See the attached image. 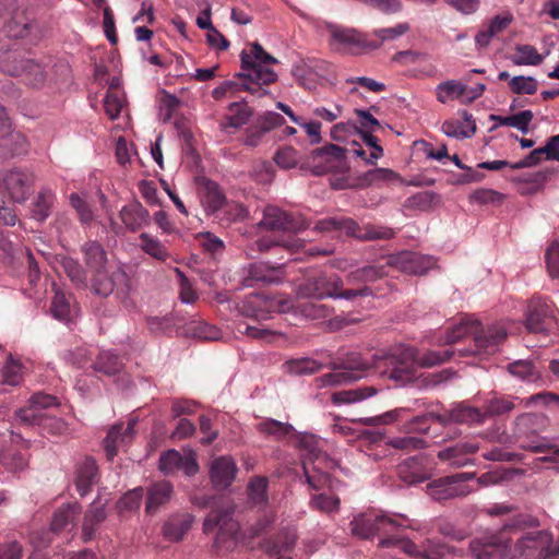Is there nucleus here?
<instances>
[{
  "mask_svg": "<svg viewBox=\"0 0 559 559\" xmlns=\"http://www.w3.org/2000/svg\"><path fill=\"white\" fill-rule=\"evenodd\" d=\"M399 179V175L389 168H374L366 171L359 177V185L362 187L381 185Z\"/></svg>",
  "mask_w": 559,
  "mask_h": 559,
  "instance_id": "nucleus-50",
  "label": "nucleus"
},
{
  "mask_svg": "<svg viewBox=\"0 0 559 559\" xmlns=\"http://www.w3.org/2000/svg\"><path fill=\"white\" fill-rule=\"evenodd\" d=\"M270 230L298 231L310 227L309 223L277 206H267L260 223Z\"/></svg>",
  "mask_w": 559,
  "mask_h": 559,
  "instance_id": "nucleus-12",
  "label": "nucleus"
},
{
  "mask_svg": "<svg viewBox=\"0 0 559 559\" xmlns=\"http://www.w3.org/2000/svg\"><path fill=\"white\" fill-rule=\"evenodd\" d=\"M331 45H337V49H343L349 53H360L367 49H377L380 44H371L365 34L354 28H346L337 25H330Z\"/></svg>",
  "mask_w": 559,
  "mask_h": 559,
  "instance_id": "nucleus-8",
  "label": "nucleus"
},
{
  "mask_svg": "<svg viewBox=\"0 0 559 559\" xmlns=\"http://www.w3.org/2000/svg\"><path fill=\"white\" fill-rule=\"evenodd\" d=\"M345 158V150L335 145L329 144L321 148L313 151L312 159L316 167V174H323L337 167Z\"/></svg>",
  "mask_w": 559,
  "mask_h": 559,
  "instance_id": "nucleus-22",
  "label": "nucleus"
},
{
  "mask_svg": "<svg viewBox=\"0 0 559 559\" xmlns=\"http://www.w3.org/2000/svg\"><path fill=\"white\" fill-rule=\"evenodd\" d=\"M436 421L443 426L450 423L479 425L484 424V414L480 408L460 403L452 409L436 415Z\"/></svg>",
  "mask_w": 559,
  "mask_h": 559,
  "instance_id": "nucleus-17",
  "label": "nucleus"
},
{
  "mask_svg": "<svg viewBox=\"0 0 559 559\" xmlns=\"http://www.w3.org/2000/svg\"><path fill=\"white\" fill-rule=\"evenodd\" d=\"M253 116V109L247 102H234L228 105L227 112L219 123L222 131L240 129L246 126Z\"/></svg>",
  "mask_w": 559,
  "mask_h": 559,
  "instance_id": "nucleus-21",
  "label": "nucleus"
},
{
  "mask_svg": "<svg viewBox=\"0 0 559 559\" xmlns=\"http://www.w3.org/2000/svg\"><path fill=\"white\" fill-rule=\"evenodd\" d=\"M374 386H361L350 390H343L332 394L331 400L334 404H349L364 401L377 394Z\"/></svg>",
  "mask_w": 559,
  "mask_h": 559,
  "instance_id": "nucleus-39",
  "label": "nucleus"
},
{
  "mask_svg": "<svg viewBox=\"0 0 559 559\" xmlns=\"http://www.w3.org/2000/svg\"><path fill=\"white\" fill-rule=\"evenodd\" d=\"M509 88L518 95H534L538 90V82L533 76L516 75L509 80Z\"/></svg>",
  "mask_w": 559,
  "mask_h": 559,
  "instance_id": "nucleus-53",
  "label": "nucleus"
},
{
  "mask_svg": "<svg viewBox=\"0 0 559 559\" xmlns=\"http://www.w3.org/2000/svg\"><path fill=\"white\" fill-rule=\"evenodd\" d=\"M98 480V469L93 459L86 457L84 463L79 467L76 476V489L83 497L85 496L93 484Z\"/></svg>",
  "mask_w": 559,
  "mask_h": 559,
  "instance_id": "nucleus-36",
  "label": "nucleus"
},
{
  "mask_svg": "<svg viewBox=\"0 0 559 559\" xmlns=\"http://www.w3.org/2000/svg\"><path fill=\"white\" fill-rule=\"evenodd\" d=\"M556 325L554 309L543 298H532L525 313V326L532 333H545Z\"/></svg>",
  "mask_w": 559,
  "mask_h": 559,
  "instance_id": "nucleus-9",
  "label": "nucleus"
},
{
  "mask_svg": "<svg viewBox=\"0 0 559 559\" xmlns=\"http://www.w3.org/2000/svg\"><path fill=\"white\" fill-rule=\"evenodd\" d=\"M506 337L507 330L503 325L493 324L485 329L478 321L468 319L448 331L445 343L455 345L453 349L419 353L414 347L397 345L385 353L374 354L371 361L359 355H352L318 381L322 386L345 384L361 379L368 369L373 368L381 376L405 384L415 378L418 367H435L448 361L455 353L460 356L491 355Z\"/></svg>",
  "mask_w": 559,
  "mask_h": 559,
  "instance_id": "nucleus-1",
  "label": "nucleus"
},
{
  "mask_svg": "<svg viewBox=\"0 0 559 559\" xmlns=\"http://www.w3.org/2000/svg\"><path fill=\"white\" fill-rule=\"evenodd\" d=\"M467 91V85L461 83L460 81L449 80L437 85L436 96L440 103L445 104L449 100L463 97L466 99Z\"/></svg>",
  "mask_w": 559,
  "mask_h": 559,
  "instance_id": "nucleus-37",
  "label": "nucleus"
},
{
  "mask_svg": "<svg viewBox=\"0 0 559 559\" xmlns=\"http://www.w3.org/2000/svg\"><path fill=\"white\" fill-rule=\"evenodd\" d=\"M195 240L203 251L212 257L222 255L225 250L224 241L213 233H198L195 235Z\"/></svg>",
  "mask_w": 559,
  "mask_h": 559,
  "instance_id": "nucleus-51",
  "label": "nucleus"
},
{
  "mask_svg": "<svg viewBox=\"0 0 559 559\" xmlns=\"http://www.w3.org/2000/svg\"><path fill=\"white\" fill-rule=\"evenodd\" d=\"M1 381L9 385H19L22 381V366L10 355L1 370Z\"/></svg>",
  "mask_w": 559,
  "mask_h": 559,
  "instance_id": "nucleus-59",
  "label": "nucleus"
},
{
  "mask_svg": "<svg viewBox=\"0 0 559 559\" xmlns=\"http://www.w3.org/2000/svg\"><path fill=\"white\" fill-rule=\"evenodd\" d=\"M384 443L399 451H414L426 447L425 439L413 436L390 438Z\"/></svg>",
  "mask_w": 559,
  "mask_h": 559,
  "instance_id": "nucleus-57",
  "label": "nucleus"
},
{
  "mask_svg": "<svg viewBox=\"0 0 559 559\" xmlns=\"http://www.w3.org/2000/svg\"><path fill=\"white\" fill-rule=\"evenodd\" d=\"M283 278L281 266H269L264 263L251 264L248 270V276L245 277L246 286H253L255 283L274 284L280 283Z\"/></svg>",
  "mask_w": 559,
  "mask_h": 559,
  "instance_id": "nucleus-24",
  "label": "nucleus"
},
{
  "mask_svg": "<svg viewBox=\"0 0 559 559\" xmlns=\"http://www.w3.org/2000/svg\"><path fill=\"white\" fill-rule=\"evenodd\" d=\"M127 275L121 269L109 271L107 266L91 272V289L102 297L109 296L119 282L126 280Z\"/></svg>",
  "mask_w": 559,
  "mask_h": 559,
  "instance_id": "nucleus-15",
  "label": "nucleus"
},
{
  "mask_svg": "<svg viewBox=\"0 0 559 559\" xmlns=\"http://www.w3.org/2000/svg\"><path fill=\"white\" fill-rule=\"evenodd\" d=\"M50 311L59 320H70L72 311V295L60 289H55Z\"/></svg>",
  "mask_w": 559,
  "mask_h": 559,
  "instance_id": "nucleus-46",
  "label": "nucleus"
},
{
  "mask_svg": "<svg viewBox=\"0 0 559 559\" xmlns=\"http://www.w3.org/2000/svg\"><path fill=\"white\" fill-rule=\"evenodd\" d=\"M432 257L424 255L418 252L403 251L397 254L389 255L385 259V270L394 267L403 273L421 275L435 265Z\"/></svg>",
  "mask_w": 559,
  "mask_h": 559,
  "instance_id": "nucleus-11",
  "label": "nucleus"
},
{
  "mask_svg": "<svg viewBox=\"0 0 559 559\" xmlns=\"http://www.w3.org/2000/svg\"><path fill=\"white\" fill-rule=\"evenodd\" d=\"M12 234L8 230L0 229V261L11 264L17 251V243L11 239Z\"/></svg>",
  "mask_w": 559,
  "mask_h": 559,
  "instance_id": "nucleus-58",
  "label": "nucleus"
},
{
  "mask_svg": "<svg viewBox=\"0 0 559 559\" xmlns=\"http://www.w3.org/2000/svg\"><path fill=\"white\" fill-rule=\"evenodd\" d=\"M324 70V61L308 60L301 64L295 66L293 69V74L302 86L311 88L312 83L314 82L312 75L322 76V72Z\"/></svg>",
  "mask_w": 559,
  "mask_h": 559,
  "instance_id": "nucleus-35",
  "label": "nucleus"
},
{
  "mask_svg": "<svg viewBox=\"0 0 559 559\" xmlns=\"http://www.w3.org/2000/svg\"><path fill=\"white\" fill-rule=\"evenodd\" d=\"M294 308L298 313L311 320L326 319L333 313V308L313 300L299 301L297 305H294L292 309Z\"/></svg>",
  "mask_w": 559,
  "mask_h": 559,
  "instance_id": "nucleus-38",
  "label": "nucleus"
},
{
  "mask_svg": "<svg viewBox=\"0 0 559 559\" xmlns=\"http://www.w3.org/2000/svg\"><path fill=\"white\" fill-rule=\"evenodd\" d=\"M284 123L285 119L282 115L275 111H266L259 116L253 124L247 128L243 143L247 146L255 147L260 144L265 133Z\"/></svg>",
  "mask_w": 559,
  "mask_h": 559,
  "instance_id": "nucleus-13",
  "label": "nucleus"
},
{
  "mask_svg": "<svg viewBox=\"0 0 559 559\" xmlns=\"http://www.w3.org/2000/svg\"><path fill=\"white\" fill-rule=\"evenodd\" d=\"M269 479L265 476H253L247 486L249 500L254 506H265L267 496Z\"/></svg>",
  "mask_w": 559,
  "mask_h": 559,
  "instance_id": "nucleus-45",
  "label": "nucleus"
},
{
  "mask_svg": "<svg viewBox=\"0 0 559 559\" xmlns=\"http://www.w3.org/2000/svg\"><path fill=\"white\" fill-rule=\"evenodd\" d=\"M187 333L204 341H216L221 336L219 330L203 320H192L187 324Z\"/></svg>",
  "mask_w": 559,
  "mask_h": 559,
  "instance_id": "nucleus-49",
  "label": "nucleus"
},
{
  "mask_svg": "<svg viewBox=\"0 0 559 559\" xmlns=\"http://www.w3.org/2000/svg\"><path fill=\"white\" fill-rule=\"evenodd\" d=\"M287 371L292 374H312L318 372L322 365L311 358L290 359L285 364Z\"/></svg>",
  "mask_w": 559,
  "mask_h": 559,
  "instance_id": "nucleus-54",
  "label": "nucleus"
},
{
  "mask_svg": "<svg viewBox=\"0 0 559 559\" xmlns=\"http://www.w3.org/2000/svg\"><path fill=\"white\" fill-rule=\"evenodd\" d=\"M81 252L88 272L107 266V252L99 242L95 240L85 242Z\"/></svg>",
  "mask_w": 559,
  "mask_h": 559,
  "instance_id": "nucleus-34",
  "label": "nucleus"
},
{
  "mask_svg": "<svg viewBox=\"0 0 559 559\" xmlns=\"http://www.w3.org/2000/svg\"><path fill=\"white\" fill-rule=\"evenodd\" d=\"M511 60L515 66H537L542 63L543 57L534 46L518 45Z\"/></svg>",
  "mask_w": 559,
  "mask_h": 559,
  "instance_id": "nucleus-52",
  "label": "nucleus"
},
{
  "mask_svg": "<svg viewBox=\"0 0 559 559\" xmlns=\"http://www.w3.org/2000/svg\"><path fill=\"white\" fill-rule=\"evenodd\" d=\"M93 368L97 372L107 376H114L120 372L123 368L122 359L110 350H103L98 354Z\"/></svg>",
  "mask_w": 559,
  "mask_h": 559,
  "instance_id": "nucleus-40",
  "label": "nucleus"
},
{
  "mask_svg": "<svg viewBox=\"0 0 559 559\" xmlns=\"http://www.w3.org/2000/svg\"><path fill=\"white\" fill-rule=\"evenodd\" d=\"M238 468L230 456H217L211 464L210 478L214 488H228L235 480Z\"/></svg>",
  "mask_w": 559,
  "mask_h": 559,
  "instance_id": "nucleus-18",
  "label": "nucleus"
},
{
  "mask_svg": "<svg viewBox=\"0 0 559 559\" xmlns=\"http://www.w3.org/2000/svg\"><path fill=\"white\" fill-rule=\"evenodd\" d=\"M143 498V489L141 487L129 490L117 502L116 508L119 513L133 511L140 508Z\"/></svg>",
  "mask_w": 559,
  "mask_h": 559,
  "instance_id": "nucleus-60",
  "label": "nucleus"
},
{
  "mask_svg": "<svg viewBox=\"0 0 559 559\" xmlns=\"http://www.w3.org/2000/svg\"><path fill=\"white\" fill-rule=\"evenodd\" d=\"M255 245L260 252L269 251L272 248L280 247V246L288 249L292 252H297L305 246L304 241H301L300 239H297L295 237H289L287 240H285V241L283 240L282 242L276 241L272 238L263 237V238L258 239L255 241Z\"/></svg>",
  "mask_w": 559,
  "mask_h": 559,
  "instance_id": "nucleus-56",
  "label": "nucleus"
},
{
  "mask_svg": "<svg viewBox=\"0 0 559 559\" xmlns=\"http://www.w3.org/2000/svg\"><path fill=\"white\" fill-rule=\"evenodd\" d=\"M28 151V141L24 133L17 130H8L0 135V153L4 157L25 154Z\"/></svg>",
  "mask_w": 559,
  "mask_h": 559,
  "instance_id": "nucleus-28",
  "label": "nucleus"
},
{
  "mask_svg": "<svg viewBox=\"0 0 559 559\" xmlns=\"http://www.w3.org/2000/svg\"><path fill=\"white\" fill-rule=\"evenodd\" d=\"M515 400L516 399L512 396L498 394H493L491 397H488L481 408V414H484V423L487 418L504 416L512 412L515 408Z\"/></svg>",
  "mask_w": 559,
  "mask_h": 559,
  "instance_id": "nucleus-32",
  "label": "nucleus"
},
{
  "mask_svg": "<svg viewBox=\"0 0 559 559\" xmlns=\"http://www.w3.org/2000/svg\"><path fill=\"white\" fill-rule=\"evenodd\" d=\"M123 106L122 97L117 91H108L104 99V109L109 119L115 120L119 117Z\"/></svg>",
  "mask_w": 559,
  "mask_h": 559,
  "instance_id": "nucleus-63",
  "label": "nucleus"
},
{
  "mask_svg": "<svg viewBox=\"0 0 559 559\" xmlns=\"http://www.w3.org/2000/svg\"><path fill=\"white\" fill-rule=\"evenodd\" d=\"M205 195L204 200L206 205L213 211L216 212L221 210L225 204V197L219 190L218 186L214 182H209L205 187Z\"/></svg>",
  "mask_w": 559,
  "mask_h": 559,
  "instance_id": "nucleus-64",
  "label": "nucleus"
},
{
  "mask_svg": "<svg viewBox=\"0 0 559 559\" xmlns=\"http://www.w3.org/2000/svg\"><path fill=\"white\" fill-rule=\"evenodd\" d=\"M173 495V485L169 481L162 480L153 484L147 489L146 512L155 513L157 510L169 502Z\"/></svg>",
  "mask_w": 559,
  "mask_h": 559,
  "instance_id": "nucleus-30",
  "label": "nucleus"
},
{
  "mask_svg": "<svg viewBox=\"0 0 559 559\" xmlns=\"http://www.w3.org/2000/svg\"><path fill=\"white\" fill-rule=\"evenodd\" d=\"M12 75L22 78L26 84L34 87L40 86L46 80L44 67L31 59L21 60Z\"/></svg>",
  "mask_w": 559,
  "mask_h": 559,
  "instance_id": "nucleus-31",
  "label": "nucleus"
},
{
  "mask_svg": "<svg viewBox=\"0 0 559 559\" xmlns=\"http://www.w3.org/2000/svg\"><path fill=\"white\" fill-rule=\"evenodd\" d=\"M57 405L56 396L39 392L33 394L28 404L16 411L15 415L22 425L39 427L47 415L46 409Z\"/></svg>",
  "mask_w": 559,
  "mask_h": 559,
  "instance_id": "nucleus-10",
  "label": "nucleus"
},
{
  "mask_svg": "<svg viewBox=\"0 0 559 559\" xmlns=\"http://www.w3.org/2000/svg\"><path fill=\"white\" fill-rule=\"evenodd\" d=\"M534 115L531 110H523L511 116L490 115V120L496 121V127L508 126L519 129L522 133H527L528 124Z\"/></svg>",
  "mask_w": 559,
  "mask_h": 559,
  "instance_id": "nucleus-41",
  "label": "nucleus"
},
{
  "mask_svg": "<svg viewBox=\"0 0 559 559\" xmlns=\"http://www.w3.org/2000/svg\"><path fill=\"white\" fill-rule=\"evenodd\" d=\"M139 238L141 240V250L153 259L165 262L170 258V253L159 239L147 233H142Z\"/></svg>",
  "mask_w": 559,
  "mask_h": 559,
  "instance_id": "nucleus-42",
  "label": "nucleus"
},
{
  "mask_svg": "<svg viewBox=\"0 0 559 559\" xmlns=\"http://www.w3.org/2000/svg\"><path fill=\"white\" fill-rule=\"evenodd\" d=\"M233 513L231 506H219L212 509L203 522L205 533L218 530L214 547L221 554L229 552L237 546L239 524L233 519Z\"/></svg>",
  "mask_w": 559,
  "mask_h": 559,
  "instance_id": "nucleus-3",
  "label": "nucleus"
},
{
  "mask_svg": "<svg viewBox=\"0 0 559 559\" xmlns=\"http://www.w3.org/2000/svg\"><path fill=\"white\" fill-rule=\"evenodd\" d=\"M313 229L318 233H335L338 236L344 234L360 240L391 239L395 234L392 228L385 226L368 224L360 227L353 218L343 216L320 219Z\"/></svg>",
  "mask_w": 559,
  "mask_h": 559,
  "instance_id": "nucleus-4",
  "label": "nucleus"
},
{
  "mask_svg": "<svg viewBox=\"0 0 559 559\" xmlns=\"http://www.w3.org/2000/svg\"><path fill=\"white\" fill-rule=\"evenodd\" d=\"M476 477V472H462L453 475L445 476L440 479V483L445 484L448 487L435 493L436 499H450L454 497H464L472 490L467 487H454L452 485L461 481H467Z\"/></svg>",
  "mask_w": 559,
  "mask_h": 559,
  "instance_id": "nucleus-26",
  "label": "nucleus"
},
{
  "mask_svg": "<svg viewBox=\"0 0 559 559\" xmlns=\"http://www.w3.org/2000/svg\"><path fill=\"white\" fill-rule=\"evenodd\" d=\"M61 267L75 286L87 287L86 271L76 260L64 257L61 260Z\"/></svg>",
  "mask_w": 559,
  "mask_h": 559,
  "instance_id": "nucleus-48",
  "label": "nucleus"
},
{
  "mask_svg": "<svg viewBox=\"0 0 559 559\" xmlns=\"http://www.w3.org/2000/svg\"><path fill=\"white\" fill-rule=\"evenodd\" d=\"M193 516L189 513L171 515L163 526V534L170 542H179L191 528Z\"/></svg>",
  "mask_w": 559,
  "mask_h": 559,
  "instance_id": "nucleus-29",
  "label": "nucleus"
},
{
  "mask_svg": "<svg viewBox=\"0 0 559 559\" xmlns=\"http://www.w3.org/2000/svg\"><path fill=\"white\" fill-rule=\"evenodd\" d=\"M522 473L523 471L519 468H503L499 471L485 473L477 478V481L481 486H487L489 484H496L502 480L512 479L514 475H519Z\"/></svg>",
  "mask_w": 559,
  "mask_h": 559,
  "instance_id": "nucleus-61",
  "label": "nucleus"
},
{
  "mask_svg": "<svg viewBox=\"0 0 559 559\" xmlns=\"http://www.w3.org/2000/svg\"><path fill=\"white\" fill-rule=\"evenodd\" d=\"M119 217L127 231L136 233L151 225L150 212L139 202L133 201L122 206Z\"/></svg>",
  "mask_w": 559,
  "mask_h": 559,
  "instance_id": "nucleus-19",
  "label": "nucleus"
},
{
  "mask_svg": "<svg viewBox=\"0 0 559 559\" xmlns=\"http://www.w3.org/2000/svg\"><path fill=\"white\" fill-rule=\"evenodd\" d=\"M138 423L139 417L130 415L126 420H119L111 425L103 440L106 454L128 452L136 438Z\"/></svg>",
  "mask_w": 559,
  "mask_h": 559,
  "instance_id": "nucleus-7",
  "label": "nucleus"
},
{
  "mask_svg": "<svg viewBox=\"0 0 559 559\" xmlns=\"http://www.w3.org/2000/svg\"><path fill=\"white\" fill-rule=\"evenodd\" d=\"M159 469L165 475L181 469L187 476H193L199 472V464L194 456H159Z\"/></svg>",
  "mask_w": 559,
  "mask_h": 559,
  "instance_id": "nucleus-27",
  "label": "nucleus"
},
{
  "mask_svg": "<svg viewBox=\"0 0 559 559\" xmlns=\"http://www.w3.org/2000/svg\"><path fill=\"white\" fill-rule=\"evenodd\" d=\"M81 512L79 503H68L59 507L51 519L50 531L59 534L73 526L75 516Z\"/></svg>",
  "mask_w": 559,
  "mask_h": 559,
  "instance_id": "nucleus-33",
  "label": "nucleus"
},
{
  "mask_svg": "<svg viewBox=\"0 0 559 559\" xmlns=\"http://www.w3.org/2000/svg\"><path fill=\"white\" fill-rule=\"evenodd\" d=\"M255 430L266 439L289 445L296 429L289 423L266 417L255 425Z\"/></svg>",
  "mask_w": 559,
  "mask_h": 559,
  "instance_id": "nucleus-20",
  "label": "nucleus"
},
{
  "mask_svg": "<svg viewBox=\"0 0 559 559\" xmlns=\"http://www.w3.org/2000/svg\"><path fill=\"white\" fill-rule=\"evenodd\" d=\"M33 185V176L29 173L12 169L5 173L3 186L14 202H23L29 194Z\"/></svg>",
  "mask_w": 559,
  "mask_h": 559,
  "instance_id": "nucleus-16",
  "label": "nucleus"
},
{
  "mask_svg": "<svg viewBox=\"0 0 559 559\" xmlns=\"http://www.w3.org/2000/svg\"><path fill=\"white\" fill-rule=\"evenodd\" d=\"M56 197L50 190H43L33 202L32 216L38 222L46 221L51 214Z\"/></svg>",
  "mask_w": 559,
  "mask_h": 559,
  "instance_id": "nucleus-44",
  "label": "nucleus"
},
{
  "mask_svg": "<svg viewBox=\"0 0 559 559\" xmlns=\"http://www.w3.org/2000/svg\"><path fill=\"white\" fill-rule=\"evenodd\" d=\"M289 447L305 454H326V440L312 432L295 430Z\"/></svg>",
  "mask_w": 559,
  "mask_h": 559,
  "instance_id": "nucleus-25",
  "label": "nucleus"
},
{
  "mask_svg": "<svg viewBox=\"0 0 559 559\" xmlns=\"http://www.w3.org/2000/svg\"><path fill=\"white\" fill-rule=\"evenodd\" d=\"M400 477L408 483H423L429 478V474L421 469L417 462V456H409L399 466Z\"/></svg>",
  "mask_w": 559,
  "mask_h": 559,
  "instance_id": "nucleus-43",
  "label": "nucleus"
},
{
  "mask_svg": "<svg viewBox=\"0 0 559 559\" xmlns=\"http://www.w3.org/2000/svg\"><path fill=\"white\" fill-rule=\"evenodd\" d=\"M242 72L235 75L237 80H243V88L259 97L266 94L263 85H269L276 81V73L269 68L277 60L269 55L259 43L251 45L250 51L242 50L240 55Z\"/></svg>",
  "mask_w": 559,
  "mask_h": 559,
  "instance_id": "nucleus-2",
  "label": "nucleus"
},
{
  "mask_svg": "<svg viewBox=\"0 0 559 559\" xmlns=\"http://www.w3.org/2000/svg\"><path fill=\"white\" fill-rule=\"evenodd\" d=\"M510 373L525 381H536L539 379V372L535 365L528 360H518L509 365Z\"/></svg>",
  "mask_w": 559,
  "mask_h": 559,
  "instance_id": "nucleus-55",
  "label": "nucleus"
},
{
  "mask_svg": "<svg viewBox=\"0 0 559 559\" xmlns=\"http://www.w3.org/2000/svg\"><path fill=\"white\" fill-rule=\"evenodd\" d=\"M407 412V408L400 407L385 412L384 414L379 416L361 418L359 419V421L367 426L389 425L401 419L403 415Z\"/></svg>",
  "mask_w": 559,
  "mask_h": 559,
  "instance_id": "nucleus-62",
  "label": "nucleus"
},
{
  "mask_svg": "<svg viewBox=\"0 0 559 559\" xmlns=\"http://www.w3.org/2000/svg\"><path fill=\"white\" fill-rule=\"evenodd\" d=\"M107 513L105 503L99 499L93 501L86 510L82 523V538L84 542H90L95 538L100 524L106 520Z\"/></svg>",
  "mask_w": 559,
  "mask_h": 559,
  "instance_id": "nucleus-23",
  "label": "nucleus"
},
{
  "mask_svg": "<svg viewBox=\"0 0 559 559\" xmlns=\"http://www.w3.org/2000/svg\"><path fill=\"white\" fill-rule=\"evenodd\" d=\"M389 526L394 528L399 525L393 519L385 515H378L374 519L359 515L350 522L352 534L362 539L371 538L381 532L386 533L390 531L386 528Z\"/></svg>",
  "mask_w": 559,
  "mask_h": 559,
  "instance_id": "nucleus-14",
  "label": "nucleus"
},
{
  "mask_svg": "<svg viewBox=\"0 0 559 559\" xmlns=\"http://www.w3.org/2000/svg\"><path fill=\"white\" fill-rule=\"evenodd\" d=\"M343 286L344 282L340 276L335 274H322L309 278L305 285L300 287V293L307 297L318 299L342 298L346 300H354L357 297H368L372 295V290L368 286L347 289H344Z\"/></svg>",
  "mask_w": 559,
  "mask_h": 559,
  "instance_id": "nucleus-5",
  "label": "nucleus"
},
{
  "mask_svg": "<svg viewBox=\"0 0 559 559\" xmlns=\"http://www.w3.org/2000/svg\"><path fill=\"white\" fill-rule=\"evenodd\" d=\"M294 307V301L283 296L251 294L239 305V312L248 318L266 320L272 312H287Z\"/></svg>",
  "mask_w": 559,
  "mask_h": 559,
  "instance_id": "nucleus-6",
  "label": "nucleus"
},
{
  "mask_svg": "<svg viewBox=\"0 0 559 559\" xmlns=\"http://www.w3.org/2000/svg\"><path fill=\"white\" fill-rule=\"evenodd\" d=\"M386 275H389V272L385 270V265H368L350 272L346 277V283L353 284L355 282H371Z\"/></svg>",
  "mask_w": 559,
  "mask_h": 559,
  "instance_id": "nucleus-47",
  "label": "nucleus"
}]
</instances>
